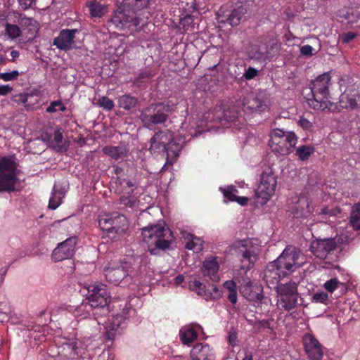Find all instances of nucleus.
I'll return each instance as SVG.
<instances>
[{
	"instance_id": "1",
	"label": "nucleus",
	"mask_w": 360,
	"mask_h": 360,
	"mask_svg": "<svg viewBox=\"0 0 360 360\" xmlns=\"http://www.w3.org/2000/svg\"><path fill=\"white\" fill-rule=\"evenodd\" d=\"M305 262L304 255L295 247H287L276 260L270 262L264 272L267 283L276 284L284 276L294 272Z\"/></svg>"
},
{
	"instance_id": "2",
	"label": "nucleus",
	"mask_w": 360,
	"mask_h": 360,
	"mask_svg": "<svg viewBox=\"0 0 360 360\" xmlns=\"http://www.w3.org/2000/svg\"><path fill=\"white\" fill-rule=\"evenodd\" d=\"M119 5L112 18L117 26L121 27L131 23L135 27L148 19L149 8L155 0H117Z\"/></svg>"
},
{
	"instance_id": "3",
	"label": "nucleus",
	"mask_w": 360,
	"mask_h": 360,
	"mask_svg": "<svg viewBox=\"0 0 360 360\" xmlns=\"http://www.w3.org/2000/svg\"><path fill=\"white\" fill-rule=\"evenodd\" d=\"M331 85V77L329 73H323L316 77L311 83L312 97L308 99L309 106L315 110L335 112L338 105L331 102L329 87Z\"/></svg>"
},
{
	"instance_id": "4",
	"label": "nucleus",
	"mask_w": 360,
	"mask_h": 360,
	"mask_svg": "<svg viewBox=\"0 0 360 360\" xmlns=\"http://www.w3.org/2000/svg\"><path fill=\"white\" fill-rule=\"evenodd\" d=\"M141 236L152 254L155 253L156 249H168L174 240L171 230L162 223L143 228Z\"/></svg>"
},
{
	"instance_id": "5",
	"label": "nucleus",
	"mask_w": 360,
	"mask_h": 360,
	"mask_svg": "<svg viewBox=\"0 0 360 360\" xmlns=\"http://www.w3.org/2000/svg\"><path fill=\"white\" fill-rule=\"evenodd\" d=\"M150 151L152 153H167V156L177 157L183 146L184 141L178 143L174 141L170 131H160L150 139Z\"/></svg>"
},
{
	"instance_id": "6",
	"label": "nucleus",
	"mask_w": 360,
	"mask_h": 360,
	"mask_svg": "<svg viewBox=\"0 0 360 360\" xmlns=\"http://www.w3.org/2000/svg\"><path fill=\"white\" fill-rule=\"evenodd\" d=\"M87 302L82 303V309L86 311L101 309L105 311V307L110 302V293L105 285L103 283H94L86 287Z\"/></svg>"
},
{
	"instance_id": "7",
	"label": "nucleus",
	"mask_w": 360,
	"mask_h": 360,
	"mask_svg": "<svg viewBox=\"0 0 360 360\" xmlns=\"http://www.w3.org/2000/svg\"><path fill=\"white\" fill-rule=\"evenodd\" d=\"M297 142V137L295 133L277 129L271 132L269 144L274 152L286 155L294 150Z\"/></svg>"
},
{
	"instance_id": "8",
	"label": "nucleus",
	"mask_w": 360,
	"mask_h": 360,
	"mask_svg": "<svg viewBox=\"0 0 360 360\" xmlns=\"http://www.w3.org/2000/svg\"><path fill=\"white\" fill-rule=\"evenodd\" d=\"M170 105L162 103H153L143 109L140 120L144 127L153 129L158 124H164L169 117Z\"/></svg>"
},
{
	"instance_id": "9",
	"label": "nucleus",
	"mask_w": 360,
	"mask_h": 360,
	"mask_svg": "<svg viewBox=\"0 0 360 360\" xmlns=\"http://www.w3.org/2000/svg\"><path fill=\"white\" fill-rule=\"evenodd\" d=\"M98 224L107 236L112 240H117L123 236L128 229L127 219L122 214H108L101 216L98 219Z\"/></svg>"
},
{
	"instance_id": "10",
	"label": "nucleus",
	"mask_w": 360,
	"mask_h": 360,
	"mask_svg": "<svg viewBox=\"0 0 360 360\" xmlns=\"http://www.w3.org/2000/svg\"><path fill=\"white\" fill-rule=\"evenodd\" d=\"M277 307L290 311L296 307L298 301L297 286L295 282L281 283L276 286Z\"/></svg>"
},
{
	"instance_id": "11",
	"label": "nucleus",
	"mask_w": 360,
	"mask_h": 360,
	"mask_svg": "<svg viewBox=\"0 0 360 360\" xmlns=\"http://www.w3.org/2000/svg\"><path fill=\"white\" fill-rule=\"evenodd\" d=\"M15 164L9 158L0 159V192L13 191L16 182Z\"/></svg>"
},
{
	"instance_id": "12",
	"label": "nucleus",
	"mask_w": 360,
	"mask_h": 360,
	"mask_svg": "<svg viewBox=\"0 0 360 360\" xmlns=\"http://www.w3.org/2000/svg\"><path fill=\"white\" fill-rule=\"evenodd\" d=\"M276 187V179L271 174L264 173L260 184L255 191V196L261 205L266 204L273 196Z\"/></svg>"
},
{
	"instance_id": "13",
	"label": "nucleus",
	"mask_w": 360,
	"mask_h": 360,
	"mask_svg": "<svg viewBox=\"0 0 360 360\" xmlns=\"http://www.w3.org/2000/svg\"><path fill=\"white\" fill-rule=\"evenodd\" d=\"M338 110H355L360 108V87L352 86L340 95L338 103Z\"/></svg>"
},
{
	"instance_id": "14",
	"label": "nucleus",
	"mask_w": 360,
	"mask_h": 360,
	"mask_svg": "<svg viewBox=\"0 0 360 360\" xmlns=\"http://www.w3.org/2000/svg\"><path fill=\"white\" fill-rule=\"evenodd\" d=\"M77 242L78 238L73 236L58 243L57 247L53 250L51 255L52 260L58 262L70 259L75 253Z\"/></svg>"
},
{
	"instance_id": "15",
	"label": "nucleus",
	"mask_w": 360,
	"mask_h": 360,
	"mask_svg": "<svg viewBox=\"0 0 360 360\" xmlns=\"http://www.w3.org/2000/svg\"><path fill=\"white\" fill-rule=\"evenodd\" d=\"M236 248L242 255V262L245 263L243 269H250L257 259L258 246L252 240L247 239L239 241Z\"/></svg>"
},
{
	"instance_id": "16",
	"label": "nucleus",
	"mask_w": 360,
	"mask_h": 360,
	"mask_svg": "<svg viewBox=\"0 0 360 360\" xmlns=\"http://www.w3.org/2000/svg\"><path fill=\"white\" fill-rule=\"evenodd\" d=\"M304 351L310 360H321L323 348L319 341L311 333H306L302 338Z\"/></svg>"
},
{
	"instance_id": "17",
	"label": "nucleus",
	"mask_w": 360,
	"mask_h": 360,
	"mask_svg": "<svg viewBox=\"0 0 360 360\" xmlns=\"http://www.w3.org/2000/svg\"><path fill=\"white\" fill-rule=\"evenodd\" d=\"M129 268L127 263L112 262L105 267V276L109 282L117 285L128 275Z\"/></svg>"
},
{
	"instance_id": "18",
	"label": "nucleus",
	"mask_w": 360,
	"mask_h": 360,
	"mask_svg": "<svg viewBox=\"0 0 360 360\" xmlns=\"http://www.w3.org/2000/svg\"><path fill=\"white\" fill-rule=\"evenodd\" d=\"M269 101L264 92H259L257 95H250L243 100V106L245 110L264 111L269 108Z\"/></svg>"
},
{
	"instance_id": "19",
	"label": "nucleus",
	"mask_w": 360,
	"mask_h": 360,
	"mask_svg": "<svg viewBox=\"0 0 360 360\" xmlns=\"http://www.w3.org/2000/svg\"><path fill=\"white\" fill-rule=\"evenodd\" d=\"M245 12V8L242 6H237L229 12L221 8L217 12V20L219 23L228 22L231 26H236L240 22Z\"/></svg>"
},
{
	"instance_id": "20",
	"label": "nucleus",
	"mask_w": 360,
	"mask_h": 360,
	"mask_svg": "<svg viewBox=\"0 0 360 360\" xmlns=\"http://www.w3.org/2000/svg\"><path fill=\"white\" fill-rule=\"evenodd\" d=\"M336 248V243L333 239L317 240L313 241L310 250L316 257L325 259Z\"/></svg>"
},
{
	"instance_id": "21",
	"label": "nucleus",
	"mask_w": 360,
	"mask_h": 360,
	"mask_svg": "<svg viewBox=\"0 0 360 360\" xmlns=\"http://www.w3.org/2000/svg\"><path fill=\"white\" fill-rule=\"evenodd\" d=\"M78 32L77 29L63 30L59 35L53 40V45L61 50L68 51L73 47L75 34Z\"/></svg>"
},
{
	"instance_id": "22",
	"label": "nucleus",
	"mask_w": 360,
	"mask_h": 360,
	"mask_svg": "<svg viewBox=\"0 0 360 360\" xmlns=\"http://www.w3.org/2000/svg\"><path fill=\"white\" fill-rule=\"evenodd\" d=\"M190 356L192 360H215L216 354L209 345L198 343L191 349Z\"/></svg>"
},
{
	"instance_id": "23",
	"label": "nucleus",
	"mask_w": 360,
	"mask_h": 360,
	"mask_svg": "<svg viewBox=\"0 0 360 360\" xmlns=\"http://www.w3.org/2000/svg\"><path fill=\"white\" fill-rule=\"evenodd\" d=\"M240 292L247 300L259 303L262 298V288L257 284H253L252 282H246L240 288Z\"/></svg>"
},
{
	"instance_id": "24",
	"label": "nucleus",
	"mask_w": 360,
	"mask_h": 360,
	"mask_svg": "<svg viewBox=\"0 0 360 360\" xmlns=\"http://www.w3.org/2000/svg\"><path fill=\"white\" fill-rule=\"evenodd\" d=\"M219 265L216 258L210 257L203 262L202 271L204 276H208L213 281H219Z\"/></svg>"
},
{
	"instance_id": "25",
	"label": "nucleus",
	"mask_w": 360,
	"mask_h": 360,
	"mask_svg": "<svg viewBox=\"0 0 360 360\" xmlns=\"http://www.w3.org/2000/svg\"><path fill=\"white\" fill-rule=\"evenodd\" d=\"M181 235L185 240L186 249L196 253L202 250L204 241L200 238L196 237L186 231H181Z\"/></svg>"
},
{
	"instance_id": "26",
	"label": "nucleus",
	"mask_w": 360,
	"mask_h": 360,
	"mask_svg": "<svg viewBox=\"0 0 360 360\" xmlns=\"http://www.w3.org/2000/svg\"><path fill=\"white\" fill-rule=\"evenodd\" d=\"M200 326H186L180 330L179 336L183 344L190 345L198 337V331L201 330Z\"/></svg>"
},
{
	"instance_id": "27",
	"label": "nucleus",
	"mask_w": 360,
	"mask_h": 360,
	"mask_svg": "<svg viewBox=\"0 0 360 360\" xmlns=\"http://www.w3.org/2000/svg\"><path fill=\"white\" fill-rule=\"evenodd\" d=\"M124 317L122 315L117 314L114 316L111 319H109L108 322H105L104 328L106 330V335L109 340L114 338V330H116L124 321Z\"/></svg>"
},
{
	"instance_id": "28",
	"label": "nucleus",
	"mask_w": 360,
	"mask_h": 360,
	"mask_svg": "<svg viewBox=\"0 0 360 360\" xmlns=\"http://www.w3.org/2000/svg\"><path fill=\"white\" fill-rule=\"evenodd\" d=\"M223 194L230 201H236L240 205H245L248 202V198L247 197H239L236 194L238 190L234 186H228L223 191Z\"/></svg>"
},
{
	"instance_id": "29",
	"label": "nucleus",
	"mask_w": 360,
	"mask_h": 360,
	"mask_svg": "<svg viewBox=\"0 0 360 360\" xmlns=\"http://www.w3.org/2000/svg\"><path fill=\"white\" fill-rule=\"evenodd\" d=\"M103 152L115 160H122L127 155L126 148L122 146H105Z\"/></svg>"
},
{
	"instance_id": "30",
	"label": "nucleus",
	"mask_w": 360,
	"mask_h": 360,
	"mask_svg": "<svg viewBox=\"0 0 360 360\" xmlns=\"http://www.w3.org/2000/svg\"><path fill=\"white\" fill-rule=\"evenodd\" d=\"M311 212L309 202L304 195L299 198L297 201V207L295 208V213L297 216L306 217Z\"/></svg>"
},
{
	"instance_id": "31",
	"label": "nucleus",
	"mask_w": 360,
	"mask_h": 360,
	"mask_svg": "<svg viewBox=\"0 0 360 360\" xmlns=\"http://www.w3.org/2000/svg\"><path fill=\"white\" fill-rule=\"evenodd\" d=\"M87 6L92 17L101 18L107 12V7L95 0L88 1Z\"/></svg>"
},
{
	"instance_id": "32",
	"label": "nucleus",
	"mask_w": 360,
	"mask_h": 360,
	"mask_svg": "<svg viewBox=\"0 0 360 360\" xmlns=\"http://www.w3.org/2000/svg\"><path fill=\"white\" fill-rule=\"evenodd\" d=\"M205 119L207 121H219L223 120H228L227 115L221 105L216 106L212 112H210L205 115Z\"/></svg>"
},
{
	"instance_id": "33",
	"label": "nucleus",
	"mask_w": 360,
	"mask_h": 360,
	"mask_svg": "<svg viewBox=\"0 0 360 360\" xmlns=\"http://www.w3.org/2000/svg\"><path fill=\"white\" fill-rule=\"evenodd\" d=\"M315 149L311 145H303L296 149L295 155L302 161H305L314 153Z\"/></svg>"
},
{
	"instance_id": "34",
	"label": "nucleus",
	"mask_w": 360,
	"mask_h": 360,
	"mask_svg": "<svg viewBox=\"0 0 360 360\" xmlns=\"http://www.w3.org/2000/svg\"><path fill=\"white\" fill-rule=\"evenodd\" d=\"M136 103L137 100L130 95H124L121 96L118 101L119 106L127 110L135 107Z\"/></svg>"
},
{
	"instance_id": "35",
	"label": "nucleus",
	"mask_w": 360,
	"mask_h": 360,
	"mask_svg": "<svg viewBox=\"0 0 360 360\" xmlns=\"http://www.w3.org/2000/svg\"><path fill=\"white\" fill-rule=\"evenodd\" d=\"M5 33L11 39H15L21 35V30L16 25L6 23Z\"/></svg>"
},
{
	"instance_id": "36",
	"label": "nucleus",
	"mask_w": 360,
	"mask_h": 360,
	"mask_svg": "<svg viewBox=\"0 0 360 360\" xmlns=\"http://www.w3.org/2000/svg\"><path fill=\"white\" fill-rule=\"evenodd\" d=\"M350 223L354 229H360V205H357L354 208L351 217Z\"/></svg>"
},
{
	"instance_id": "37",
	"label": "nucleus",
	"mask_w": 360,
	"mask_h": 360,
	"mask_svg": "<svg viewBox=\"0 0 360 360\" xmlns=\"http://www.w3.org/2000/svg\"><path fill=\"white\" fill-rule=\"evenodd\" d=\"M189 287L192 290L196 292L198 295L204 296L205 299L208 298L205 291V285L200 281L197 280L191 281L189 283Z\"/></svg>"
},
{
	"instance_id": "38",
	"label": "nucleus",
	"mask_w": 360,
	"mask_h": 360,
	"mask_svg": "<svg viewBox=\"0 0 360 360\" xmlns=\"http://www.w3.org/2000/svg\"><path fill=\"white\" fill-rule=\"evenodd\" d=\"M62 193L53 190L51 197L49 200V207L52 210L56 209L61 203Z\"/></svg>"
},
{
	"instance_id": "39",
	"label": "nucleus",
	"mask_w": 360,
	"mask_h": 360,
	"mask_svg": "<svg viewBox=\"0 0 360 360\" xmlns=\"http://www.w3.org/2000/svg\"><path fill=\"white\" fill-rule=\"evenodd\" d=\"M65 110V106L61 103L60 101H52L46 108V112L49 113L56 112L58 110L64 112Z\"/></svg>"
},
{
	"instance_id": "40",
	"label": "nucleus",
	"mask_w": 360,
	"mask_h": 360,
	"mask_svg": "<svg viewBox=\"0 0 360 360\" xmlns=\"http://www.w3.org/2000/svg\"><path fill=\"white\" fill-rule=\"evenodd\" d=\"M95 309L86 311L85 309H82V304L77 307L75 311V316L80 319H86L92 314L94 316H96L97 312H94Z\"/></svg>"
},
{
	"instance_id": "41",
	"label": "nucleus",
	"mask_w": 360,
	"mask_h": 360,
	"mask_svg": "<svg viewBox=\"0 0 360 360\" xmlns=\"http://www.w3.org/2000/svg\"><path fill=\"white\" fill-rule=\"evenodd\" d=\"M100 106L108 110H111L114 107L113 101L108 97L103 96L98 101Z\"/></svg>"
},
{
	"instance_id": "42",
	"label": "nucleus",
	"mask_w": 360,
	"mask_h": 360,
	"mask_svg": "<svg viewBox=\"0 0 360 360\" xmlns=\"http://www.w3.org/2000/svg\"><path fill=\"white\" fill-rule=\"evenodd\" d=\"M19 76V72L18 70H13L9 72H0V79L8 82V81H12Z\"/></svg>"
},
{
	"instance_id": "43",
	"label": "nucleus",
	"mask_w": 360,
	"mask_h": 360,
	"mask_svg": "<svg viewBox=\"0 0 360 360\" xmlns=\"http://www.w3.org/2000/svg\"><path fill=\"white\" fill-rule=\"evenodd\" d=\"M339 283L337 278H332L324 283V288L327 291L333 292L338 288Z\"/></svg>"
},
{
	"instance_id": "44",
	"label": "nucleus",
	"mask_w": 360,
	"mask_h": 360,
	"mask_svg": "<svg viewBox=\"0 0 360 360\" xmlns=\"http://www.w3.org/2000/svg\"><path fill=\"white\" fill-rule=\"evenodd\" d=\"M63 134L60 131H56L54 133L53 143H54V147L57 148V150L63 149Z\"/></svg>"
},
{
	"instance_id": "45",
	"label": "nucleus",
	"mask_w": 360,
	"mask_h": 360,
	"mask_svg": "<svg viewBox=\"0 0 360 360\" xmlns=\"http://www.w3.org/2000/svg\"><path fill=\"white\" fill-rule=\"evenodd\" d=\"M328 299V295L324 292H317L313 297L312 300L316 303H325Z\"/></svg>"
},
{
	"instance_id": "46",
	"label": "nucleus",
	"mask_w": 360,
	"mask_h": 360,
	"mask_svg": "<svg viewBox=\"0 0 360 360\" xmlns=\"http://www.w3.org/2000/svg\"><path fill=\"white\" fill-rule=\"evenodd\" d=\"M250 56L256 60H264L266 58V53L265 51H257L252 49L250 52Z\"/></svg>"
},
{
	"instance_id": "47",
	"label": "nucleus",
	"mask_w": 360,
	"mask_h": 360,
	"mask_svg": "<svg viewBox=\"0 0 360 360\" xmlns=\"http://www.w3.org/2000/svg\"><path fill=\"white\" fill-rule=\"evenodd\" d=\"M314 49L310 45H304V46H302L300 49V53L302 56H307V57H310L314 53Z\"/></svg>"
},
{
	"instance_id": "48",
	"label": "nucleus",
	"mask_w": 360,
	"mask_h": 360,
	"mask_svg": "<svg viewBox=\"0 0 360 360\" xmlns=\"http://www.w3.org/2000/svg\"><path fill=\"white\" fill-rule=\"evenodd\" d=\"M356 34L352 32H349L347 33H344L340 36V39L342 42L348 43L353 40L356 37Z\"/></svg>"
},
{
	"instance_id": "49",
	"label": "nucleus",
	"mask_w": 360,
	"mask_h": 360,
	"mask_svg": "<svg viewBox=\"0 0 360 360\" xmlns=\"http://www.w3.org/2000/svg\"><path fill=\"white\" fill-rule=\"evenodd\" d=\"M257 70L253 68L250 67L244 74V77L247 79H251L257 75Z\"/></svg>"
},
{
	"instance_id": "50",
	"label": "nucleus",
	"mask_w": 360,
	"mask_h": 360,
	"mask_svg": "<svg viewBox=\"0 0 360 360\" xmlns=\"http://www.w3.org/2000/svg\"><path fill=\"white\" fill-rule=\"evenodd\" d=\"M223 285L229 292L236 291V284L233 281H227L224 283Z\"/></svg>"
},
{
	"instance_id": "51",
	"label": "nucleus",
	"mask_w": 360,
	"mask_h": 360,
	"mask_svg": "<svg viewBox=\"0 0 360 360\" xmlns=\"http://www.w3.org/2000/svg\"><path fill=\"white\" fill-rule=\"evenodd\" d=\"M299 124L305 129H309L312 127V124L310 121L307 120L306 118L301 117L299 120Z\"/></svg>"
},
{
	"instance_id": "52",
	"label": "nucleus",
	"mask_w": 360,
	"mask_h": 360,
	"mask_svg": "<svg viewBox=\"0 0 360 360\" xmlns=\"http://www.w3.org/2000/svg\"><path fill=\"white\" fill-rule=\"evenodd\" d=\"M20 7L25 10L29 8L34 3V0H18Z\"/></svg>"
},
{
	"instance_id": "53",
	"label": "nucleus",
	"mask_w": 360,
	"mask_h": 360,
	"mask_svg": "<svg viewBox=\"0 0 360 360\" xmlns=\"http://www.w3.org/2000/svg\"><path fill=\"white\" fill-rule=\"evenodd\" d=\"M13 90V88L8 85H1L0 86V96H6L11 93Z\"/></svg>"
},
{
	"instance_id": "54",
	"label": "nucleus",
	"mask_w": 360,
	"mask_h": 360,
	"mask_svg": "<svg viewBox=\"0 0 360 360\" xmlns=\"http://www.w3.org/2000/svg\"><path fill=\"white\" fill-rule=\"evenodd\" d=\"M32 22H33V20L32 18H26L24 16V17H20V20H19V24L22 26H26V25H32Z\"/></svg>"
},
{
	"instance_id": "55",
	"label": "nucleus",
	"mask_w": 360,
	"mask_h": 360,
	"mask_svg": "<svg viewBox=\"0 0 360 360\" xmlns=\"http://www.w3.org/2000/svg\"><path fill=\"white\" fill-rule=\"evenodd\" d=\"M122 202L125 205H127L129 207H133L136 203V199L135 198L129 199L127 198L123 197V198H122Z\"/></svg>"
},
{
	"instance_id": "56",
	"label": "nucleus",
	"mask_w": 360,
	"mask_h": 360,
	"mask_svg": "<svg viewBox=\"0 0 360 360\" xmlns=\"http://www.w3.org/2000/svg\"><path fill=\"white\" fill-rule=\"evenodd\" d=\"M228 299L232 304L237 302V291L229 292Z\"/></svg>"
},
{
	"instance_id": "57",
	"label": "nucleus",
	"mask_w": 360,
	"mask_h": 360,
	"mask_svg": "<svg viewBox=\"0 0 360 360\" xmlns=\"http://www.w3.org/2000/svg\"><path fill=\"white\" fill-rule=\"evenodd\" d=\"M229 341L231 345H235L237 341V335L235 332L231 333L229 335Z\"/></svg>"
},
{
	"instance_id": "58",
	"label": "nucleus",
	"mask_w": 360,
	"mask_h": 360,
	"mask_svg": "<svg viewBox=\"0 0 360 360\" xmlns=\"http://www.w3.org/2000/svg\"><path fill=\"white\" fill-rule=\"evenodd\" d=\"M184 280V277L182 275H179L174 278V283L176 285L181 284Z\"/></svg>"
},
{
	"instance_id": "59",
	"label": "nucleus",
	"mask_w": 360,
	"mask_h": 360,
	"mask_svg": "<svg viewBox=\"0 0 360 360\" xmlns=\"http://www.w3.org/2000/svg\"><path fill=\"white\" fill-rule=\"evenodd\" d=\"M20 53L18 51L13 50L11 52V56L13 58H16L19 56Z\"/></svg>"
},
{
	"instance_id": "60",
	"label": "nucleus",
	"mask_w": 360,
	"mask_h": 360,
	"mask_svg": "<svg viewBox=\"0 0 360 360\" xmlns=\"http://www.w3.org/2000/svg\"><path fill=\"white\" fill-rule=\"evenodd\" d=\"M321 212L323 214H333L331 210H329L326 208L323 209Z\"/></svg>"
},
{
	"instance_id": "61",
	"label": "nucleus",
	"mask_w": 360,
	"mask_h": 360,
	"mask_svg": "<svg viewBox=\"0 0 360 360\" xmlns=\"http://www.w3.org/2000/svg\"><path fill=\"white\" fill-rule=\"evenodd\" d=\"M20 98L22 103H25L27 102V97L26 96L20 95Z\"/></svg>"
},
{
	"instance_id": "62",
	"label": "nucleus",
	"mask_w": 360,
	"mask_h": 360,
	"mask_svg": "<svg viewBox=\"0 0 360 360\" xmlns=\"http://www.w3.org/2000/svg\"><path fill=\"white\" fill-rule=\"evenodd\" d=\"M243 360H252V357L250 354L246 355Z\"/></svg>"
},
{
	"instance_id": "63",
	"label": "nucleus",
	"mask_w": 360,
	"mask_h": 360,
	"mask_svg": "<svg viewBox=\"0 0 360 360\" xmlns=\"http://www.w3.org/2000/svg\"><path fill=\"white\" fill-rule=\"evenodd\" d=\"M76 347H76V343H74V344L72 345V349L73 350H75V349H76Z\"/></svg>"
},
{
	"instance_id": "64",
	"label": "nucleus",
	"mask_w": 360,
	"mask_h": 360,
	"mask_svg": "<svg viewBox=\"0 0 360 360\" xmlns=\"http://www.w3.org/2000/svg\"><path fill=\"white\" fill-rule=\"evenodd\" d=\"M127 184H128L129 186H132L129 182H127Z\"/></svg>"
}]
</instances>
